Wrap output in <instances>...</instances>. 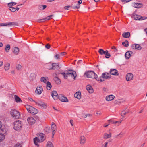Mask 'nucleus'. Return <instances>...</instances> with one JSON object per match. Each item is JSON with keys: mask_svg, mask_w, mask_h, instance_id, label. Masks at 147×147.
Wrapping results in <instances>:
<instances>
[{"mask_svg": "<svg viewBox=\"0 0 147 147\" xmlns=\"http://www.w3.org/2000/svg\"><path fill=\"white\" fill-rule=\"evenodd\" d=\"M13 126L15 130L19 131L22 127V122L20 120L16 121L14 122Z\"/></svg>", "mask_w": 147, "mask_h": 147, "instance_id": "nucleus-2", "label": "nucleus"}, {"mask_svg": "<svg viewBox=\"0 0 147 147\" xmlns=\"http://www.w3.org/2000/svg\"><path fill=\"white\" fill-rule=\"evenodd\" d=\"M80 142L82 144H84L86 141V138L84 136H81L80 138Z\"/></svg>", "mask_w": 147, "mask_h": 147, "instance_id": "nucleus-20", "label": "nucleus"}, {"mask_svg": "<svg viewBox=\"0 0 147 147\" xmlns=\"http://www.w3.org/2000/svg\"><path fill=\"white\" fill-rule=\"evenodd\" d=\"M34 102L36 105L40 106L42 109H45L47 107V105L43 102L41 101H34Z\"/></svg>", "mask_w": 147, "mask_h": 147, "instance_id": "nucleus-6", "label": "nucleus"}, {"mask_svg": "<svg viewBox=\"0 0 147 147\" xmlns=\"http://www.w3.org/2000/svg\"><path fill=\"white\" fill-rule=\"evenodd\" d=\"M131 47L133 49H137L138 50H140L142 49V47L138 44H134L131 45Z\"/></svg>", "mask_w": 147, "mask_h": 147, "instance_id": "nucleus-15", "label": "nucleus"}, {"mask_svg": "<svg viewBox=\"0 0 147 147\" xmlns=\"http://www.w3.org/2000/svg\"><path fill=\"white\" fill-rule=\"evenodd\" d=\"M86 89L88 92L90 93H92L93 92L94 90L93 88L90 85H88L86 86Z\"/></svg>", "mask_w": 147, "mask_h": 147, "instance_id": "nucleus-18", "label": "nucleus"}, {"mask_svg": "<svg viewBox=\"0 0 147 147\" xmlns=\"http://www.w3.org/2000/svg\"><path fill=\"white\" fill-rule=\"evenodd\" d=\"M45 131L47 134L49 133L50 131V128L49 127H46L45 129Z\"/></svg>", "mask_w": 147, "mask_h": 147, "instance_id": "nucleus-42", "label": "nucleus"}, {"mask_svg": "<svg viewBox=\"0 0 147 147\" xmlns=\"http://www.w3.org/2000/svg\"><path fill=\"white\" fill-rule=\"evenodd\" d=\"M5 138V136L2 134H0V142L3 140Z\"/></svg>", "mask_w": 147, "mask_h": 147, "instance_id": "nucleus-43", "label": "nucleus"}, {"mask_svg": "<svg viewBox=\"0 0 147 147\" xmlns=\"http://www.w3.org/2000/svg\"><path fill=\"white\" fill-rule=\"evenodd\" d=\"M111 136V134L110 133L109 134L105 133L103 135V137L104 139H107L109 138Z\"/></svg>", "mask_w": 147, "mask_h": 147, "instance_id": "nucleus-24", "label": "nucleus"}, {"mask_svg": "<svg viewBox=\"0 0 147 147\" xmlns=\"http://www.w3.org/2000/svg\"><path fill=\"white\" fill-rule=\"evenodd\" d=\"M115 98V96L113 95L107 96L106 97V100L108 101H110L113 100Z\"/></svg>", "mask_w": 147, "mask_h": 147, "instance_id": "nucleus-17", "label": "nucleus"}, {"mask_svg": "<svg viewBox=\"0 0 147 147\" xmlns=\"http://www.w3.org/2000/svg\"><path fill=\"white\" fill-rule=\"evenodd\" d=\"M140 16L139 15H134L133 16V18H134V19L136 20H140Z\"/></svg>", "mask_w": 147, "mask_h": 147, "instance_id": "nucleus-41", "label": "nucleus"}, {"mask_svg": "<svg viewBox=\"0 0 147 147\" xmlns=\"http://www.w3.org/2000/svg\"><path fill=\"white\" fill-rule=\"evenodd\" d=\"M68 71H69V72L67 73V74L69 76H71V77L74 78V79H75V78L76 76V72L74 71H73L70 70H69Z\"/></svg>", "mask_w": 147, "mask_h": 147, "instance_id": "nucleus-7", "label": "nucleus"}, {"mask_svg": "<svg viewBox=\"0 0 147 147\" xmlns=\"http://www.w3.org/2000/svg\"><path fill=\"white\" fill-rule=\"evenodd\" d=\"M38 112V110L32 106V108H30V111H28V112L29 113L33 115L37 114Z\"/></svg>", "mask_w": 147, "mask_h": 147, "instance_id": "nucleus-9", "label": "nucleus"}, {"mask_svg": "<svg viewBox=\"0 0 147 147\" xmlns=\"http://www.w3.org/2000/svg\"><path fill=\"white\" fill-rule=\"evenodd\" d=\"M48 78L47 77H42L41 78H40V81L43 82L44 83H46L47 82H46L47 80H48Z\"/></svg>", "mask_w": 147, "mask_h": 147, "instance_id": "nucleus-30", "label": "nucleus"}, {"mask_svg": "<svg viewBox=\"0 0 147 147\" xmlns=\"http://www.w3.org/2000/svg\"><path fill=\"white\" fill-rule=\"evenodd\" d=\"M129 42L127 40H125V41L122 42V44L125 47H127L129 46Z\"/></svg>", "mask_w": 147, "mask_h": 147, "instance_id": "nucleus-35", "label": "nucleus"}, {"mask_svg": "<svg viewBox=\"0 0 147 147\" xmlns=\"http://www.w3.org/2000/svg\"><path fill=\"white\" fill-rule=\"evenodd\" d=\"M45 47L47 49H49L50 47V45L49 44H47L45 45Z\"/></svg>", "mask_w": 147, "mask_h": 147, "instance_id": "nucleus-58", "label": "nucleus"}, {"mask_svg": "<svg viewBox=\"0 0 147 147\" xmlns=\"http://www.w3.org/2000/svg\"><path fill=\"white\" fill-rule=\"evenodd\" d=\"M45 21V19L44 18L41 19H38V20L37 22L39 23H40L41 22H44Z\"/></svg>", "mask_w": 147, "mask_h": 147, "instance_id": "nucleus-51", "label": "nucleus"}, {"mask_svg": "<svg viewBox=\"0 0 147 147\" xmlns=\"http://www.w3.org/2000/svg\"><path fill=\"white\" fill-rule=\"evenodd\" d=\"M70 7V6H69V5L66 6H65V7L64 8L66 10H68V8H69Z\"/></svg>", "mask_w": 147, "mask_h": 147, "instance_id": "nucleus-61", "label": "nucleus"}, {"mask_svg": "<svg viewBox=\"0 0 147 147\" xmlns=\"http://www.w3.org/2000/svg\"><path fill=\"white\" fill-rule=\"evenodd\" d=\"M16 4V3L12 2H11V3H8V5L10 7V6H12L15 5Z\"/></svg>", "mask_w": 147, "mask_h": 147, "instance_id": "nucleus-47", "label": "nucleus"}, {"mask_svg": "<svg viewBox=\"0 0 147 147\" xmlns=\"http://www.w3.org/2000/svg\"><path fill=\"white\" fill-rule=\"evenodd\" d=\"M22 68V66L20 65H18L16 66V69L18 70H20Z\"/></svg>", "mask_w": 147, "mask_h": 147, "instance_id": "nucleus-52", "label": "nucleus"}, {"mask_svg": "<svg viewBox=\"0 0 147 147\" xmlns=\"http://www.w3.org/2000/svg\"><path fill=\"white\" fill-rule=\"evenodd\" d=\"M53 70L56 69H59L61 67V66L59 65L58 63H52Z\"/></svg>", "mask_w": 147, "mask_h": 147, "instance_id": "nucleus-10", "label": "nucleus"}, {"mask_svg": "<svg viewBox=\"0 0 147 147\" xmlns=\"http://www.w3.org/2000/svg\"><path fill=\"white\" fill-rule=\"evenodd\" d=\"M125 101V100L123 99H119L115 101V103L118 105H120L121 103H123Z\"/></svg>", "mask_w": 147, "mask_h": 147, "instance_id": "nucleus-26", "label": "nucleus"}, {"mask_svg": "<svg viewBox=\"0 0 147 147\" xmlns=\"http://www.w3.org/2000/svg\"><path fill=\"white\" fill-rule=\"evenodd\" d=\"M130 33L129 32H125L122 34L123 37L125 38H129L130 36Z\"/></svg>", "mask_w": 147, "mask_h": 147, "instance_id": "nucleus-21", "label": "nucleus"}, {"mask_svg": "<svg viewBox=\"0 0 147 147\" xmlns=\"http://www.w3.org/2000/svg\"><path fill=\"white\" fill-rule=\"evenodd\" d=\"M45 139L44 134L43 133H40L38 137H36L34 139V142L36 145L38 146V143L42 142Z\"/></svg>", "mask_w": 147, "mask_h": 147, "instance_id": "nucleus-1", "label": "nucleus"}, {"mask_svg": "<svg viewBox=\"0 0 147 147\" xmlns=\"http://www.w3.org/2000/svg\"><path fill=\"white\" fill-rule=\"evenodd\" d=\"M108 121L109 123H113V124L115 123V121H113L111 120H108Z\"/></svg>", "mask_w": 147, "mask_h": 147, "instance_id": "nucleus-62", "label": "nucleus"}, {"mask_svg": "<svg viewBox=\"0 0 147 147\" xmlns=\"http://www.w3.org/2000/svg\"><path fill=\"white\" fill-rule=\"evenodd\" d=\"M9 26H18V24L16 22H9Z\"/></svg>", "mask_w": 147, "mask_h": 147, "instance_id": "nucleus-38", "label": "nucleus"}, {"mask_svg": "<svg viewBox=\"0 0 147 147\" xmlns=\"http://www.w3.org/2000/svg\"><path fill=\"white\" fill-rule=\"evenodd\" d=\"M10 114L13 118L17 119L20 117V112L16 109H11L10 111Z\"/></svg>", "mask_w": 147, "mask_h": 147, "instance_id": "nucleus-3", "label": "nucleus"}, {"mask_svg": "<svg viewBox=\"0 0 147 147\" xmlns=\"http://www.w3.org/2000/svg\"><path fill=\"white\" fill-rule=\"evenodd\" d=\"M70 122L72 126H73L74 125L73 120H71L70 121Z\"/></svg>", "mask_w": 147, "mask_h": 147, "instance_id": "nucleus-60", "label": "nucleus"}, {"mask_svg": "<svg viewBox=\"0 0 147 147\" xmlns=\"http://www.w3.org/2000/svg\"><path fill=\"white\" fill-rule=\"evenodd\" d=\"M74 97L78 99L81 98L80 92H78L75 93L74 95Z\"/></svg>", "mask_w": 147, "mask_h": 147, "instance_id": "nucleus-23", "label": "nucleus"}, {"mask_svg": "<svg viewBox=\"0 0 147 147\" xmlns=\"http://www.w3.org/2000/svg\"><path fill=\"white\" fill-rule=\"evenodd\" d=\"M96 113L97 115H100L101 114H102L99 111H97Z\"/></svg>", "mask_w": 147, "mask_h": 147, "instance_id": "nucleus-64", "label": "nucleus"}, {"mask_svg": "<svg viewBox=\"0 0 147 147\" xmlns=\"http://www.w3.org/2000/svg\"><path fill=\"white\" fill-rule=\"evenodd\" d=\"M14 97L16 102H22V100L18 96L16 95H14Z\"/></svg>", "mask_w": 147, "mask_h": 147, "instance_id": "nucleus-31", "label": "nucleus"}, {"mask_svg": "<svg viewBox=\"0 0 147 147\" xmlns=\"http://www.w3.org/2000/svg\"><path fill=\"white\" fill-rule=\"evenodd\" d=\"M65 54H66V53L65 52H63L61 53H60V55L61 56H63L65 55Z\"/></svg>", "mask_w": 147, "mask_h": 147, "instance_id": "nucleus-63", "label": "nucleus"}, {"mask_svg": "<svg viewBox=\"0 0 147 147\" xmlns=\"http://www.w3.org/2000/svg\"><path fill=\"white\" fill-rule=\"evenodd\" d=\"M111 75L109 73H104L102 74L100 78V82H103L105 81V79H110L111 78Z\"/></svg>", "mask_w": 147, "mask_h": 147, "instance_id": "nucleus-4", "label": "nucleus"}, {"mask_svg": "<svg viewBox=\"0 0 147 147\" xmlns=\"http://www.w3.org/2000/svg\"><path fill=\"white\" fill-rule=\"evenodd\" d=\"M19 52V49L18 47H15L13 51V53L15 55L18 54Z\"/></svg>", "mask_w": 147, "mask_h": 147, "instance_id": "nucleus-32", "label": "nucleus"}, {"mask_svg": "<svg viewBox=\"0 0 147 147\" xmlns=\"http://www.w3.org/2000/svg\"><path fill=\"white\" fill-rule=\"evenodd\" d=\"M43 91L42 86H38L35 90V92L38 94L39 95L41 94Z\"/></svg>", "mask_w": 147, "mask_h": 147, "instance_id": "nucleus-8", "label": "nucleus"}, {"mask_svg": "<svg viewBox=\"0 0 147 147\" xmlns=\"http://www.w3.org/2000/svg\"><path fill=\"white\" fill-rule=\"evenodd\" d=\"M55 83L57 84H59L61 82L60 79L57 77H55L54 78Z\"/></svg>", "mask_w": 147, "mask_h": 147, "instance_id": "nucleus-29", "label": "nucleus"}, {"mask_svg": "<svg viewBox=\"0 0 147 147\" xmlns=\"http://www.w3.org/2000/svg\"><path fill=\"white\" fill-rule=\"evenodd\" d=\"M47 7V6L45 5H40L39 6V9L40 10H44Z\"/></svg>", "mask_w": 147, "mask_h": 147, "instance_id": "nucleus-36", "label": "nucleus"}, {"mask_svg": "<svg viewBox=\"0 0 147 147\" xmlns=\"http://www.w3.org/2000/svg\"><path fill=\"white\" fill-rule=\"evenodd\" d=\"M133 75L131 73L127 74L126 76V80L127 81H130L133 79Z\"/></svg>", "mask_w": 147, "mask_h": 147, "instance_id": "nucleus-13", "label": "nucleus"}, {"mask_svg": "<svg viewBox=\"0 0 147 147\" xmlns=\"http://www.w3.org/2000/svg\"><path fill=\"white\" fill-rule=\"evenodd\" d=\"M61 74H62V75H63L64 76V78L65 79H67V77L68 76L67 74V73L65 74L64 72H63V73H61Z\"/></svg>", "mask_w": 147, "mask_h": 147, "instance_id": "nucleus-46", "label": "nucleus"}, {"mask_svg": "<svg viewBox=\"0 0 147 147\" xmlns=\"http://www.w3.org/2000/svg\"><path fill=\"white\" fill-rule=\"evenodd\" d=\"M133 53V52L131 51L127 52L125 54V57L126 59H129L131 56V54Z\"/></svg>", "mask_w": 147, "mask_h": 147, "instance_id": "nucleus-19", "label": "nucleus"}, {"mask_svg": "<svg viewBox=\"0 0 147 147\" xmlns=\"http://www.w3.org/2000/svg\"><path fill=\"white\" fill-rule=\"evenodd\" d=\"M105 57L106 58L108 59L111 57V55L109 53L108 50L107 51L106 53H105Z\"/></svg>", "mask_w": 147, "mask_h": 147, "instance_id": "nucleus-39", "label": "nucleus"}, {"mask_svg": "<svg viewBox=\"0 0 147 147\" xmlns=\"http://www.w3.org/2000/svg\"><path fill=\"white\" fill-rule=\"evenodd\" d=\"M30 77H32L33 78V80L34 79L35 77H36V76H35V74L34 73H32L30 75Z\"/></svg>", "mask_w": 147, "mask_h": 147, "instance_id": "nucleus-50", "label": "nucleus"}, {"mask_svg": "<svg viewBox=\"0 0 147 147\" xmlns=\"http://www.w3.org/2000/svg\"><path fill=\"white\" fill-rule=\"evenodd\" d=\"M27 121L28 123L30 125L34 124L35 122V120L32 117H29L28 118Z\"/></svg>", "mask_w": 147, "mask_h": 147, "instance_id": "nucleus-11", "label": "nucleus"}, {"mask_svg": "<svg viewBox=\"0 0 147 147\" xmlns=\"http://www.w3.org/2000/svg\"><path fill=\"white\" fill-rule=\"evenodd\" d=\"M56 128V125L55 124H53L51 125V129L52 131V134L53 136H54L55 133V131Z\"/></svg>", "mask_w": 147, "mask_h": 147, "instance_id": "nucleus-25", "label": "nucleus"}, {"mask_svg": "<svg viewBox=\"0 0 147 147\" xmlns=\"http://www.w3.org/2000/svg\"><path fill=\"white\" fill-rule=\"evenodd\" d=\"M32 106L29 105H27L25 106V107L27 111L28 112L30 111V108H32Z\"/></svg>", "mask_w": 147, "mask_h": 147, "instance_id": "nucleus-44", "label": "nucleus"}, {"mask_svg": "<svg viewBox=\"0 0 147 147\" xmlns=\"http://www.w3.org/2000/svg\"><path fill=\"white\" fill-rule=\"evenodd\" d=\"M53 16V15H52L46 17L45 18H44L45 21L47 20H49V17H52Z\"/></svg>", "mask_w": 147, "mask_h": 147, "instance_id": "nucleus-54", "label": "nucleus"}, {"mask_svg": "<svg viewBox=\"0 0 147 147\" xmlns=\"http://www.w3.org/2000/svg\"><path fill=\"white\" fill-rule=\"evenodd\" d=\"M10 49V45L9 44L7 45L5 48V51L6 52H8Z\"/></svg>", "mask_w": 147, "mask_h": 147, "instance_id": "nucleus-40", "label": "nucleus"}, {"mask_svg": "<svg viewBox=\"0 0 147 147\" xmlns=\"http://www.w3.org/2000/svg\"><path fill=\"white\" fill-rule=\"evenodd\" d=\"M46 84L47 89L48 90H50L52 87L51 83L48 81L46 82Z\"/></svg>", "mask_w": 147, "mask_h": 147, "instance_id": "nucleus-28", "label": "nucleus"}, {"mask_svg": "<svg viewBox=\"0 0 147 147\" xmlns=\"http://www.w3.org/2000/svg\"><path fill=\"white\" fill-rule=\"evenodd\" d=\"M127 114L125 110L122 111L121 113V115L123 117H124V115Z\"/></svg>", "mask_w": 147, "mask_h": 147, "instance_id": "nucleus-45", "label": "nucleus"}, {"mask_svg": "<svg viewBox=\"0 0 147 147\" xmlns=\"http://www.w3.org/2000/svg\"><path fill=\"white\" fill-rule=\"evenodd\" d=\"M123 136V134H121V133H120L119 134L117 135L116 136V137L117 138L119 136L120 137V138H121Z\"/></svg>", "mask_w": 147, "mask_h": 147, "instance_id": "nucleus-56", "label": "nucleus"}, {"mask_svg": "<svg viewBox=\"0 0 147 147\" xmlns=\"http://www.w3.org/2000/svg\"><path fill=\"white\" fill-rule=\"evenodd\" d=\"M142 4H140L138 3H135L134 5L133 6L137 8H139L142 7Z\"/></svg>", "mask_w": 147, "mask_h": 147, "instance_id": "nucleus-27", "label": "nucleus"}, {"mask_svg": "<svg viewBox=\"0 0 147 147\" xmlns=\"http://www.w3.org/2000/svg\"><path fill=\"white\" fill-rule=\"evenodd\" d=\"M51 96L55 100H57L59 96L57 93L56 91H53L51 94Z\"/></svg>", "mask_w": 147, "mask_h": 147, "instance_id": "nucleus-16", "label": "nucleus"}, {"mask_svg": "<svg viewBox=\"0 0 147 147\" xmlns=\"http://www.w3.org/2000/svg\"><path fill=\"white\" fill-rule=\"evenodd\" d=\"M9 9L13 12L15 11H16V9L13 7H10L9 8Z\"/></svg>", "mask_w": 147, "mask_h": 147, "instance_id": "nucleus-48", "label": "nucleus"}, {"mask_svg": "<svg viewBox=\"0 0 147 147\" xmlns=\"http://www.w3.org/2000/svg\"><path fill=\"white\" fill-rule=\"evenodd\" d=\"M109 74L113 75L118 76L119 74L117 70L116 69H111L110 71Z\"/></svg>", "mask_w": 147, "mask_h": 147, "instance_id": "nucleus-12", "label": "nucleus"}, {"mask_svg": "<svg viewBox=\"0 0 147 147\" xmlns=\"http://www.w3.org/2000/svg\"><path fill=\"white\" fill-rule=\"evenodd\" d=\"M60 55L59 54H56L55 56V58L57 59H60Z\"/></svg>", "mask_w": 147, "mask_h": 147, "instance_id": "nucleus-53", "label": "nucleus"}, {"mask_svg": "<svg viewBox=\"0 0 147 147\" xmlns=\"http://www.w3.org/2000/svg\"><path fill=\"white\" fill-rule=\"evenodd\" d=\"M72 7L74 9H79L80 7V6L79 5H78V6H72Z\"/></svg>", "mask_w": 147, "mask_h": 147, "instance_id": "nucleus-57", "label": "nucleus"}, {"mask_svg": "<svg viewBox=\"0 0 147 147\" xmlns=\"http://www.w3.org/2000/svg\"><path fill=\"white\" fill-rule=\"evenodd\" d=\"M46 147H53V145L51 142L49 141L47 142Z\"/></svg>", "mask_w": 147, "mask_h": 147, "instance_id": "nucleus-37", "label": "nucleus"}, {"mask_svg": "<svg viewBox=\"0 0 147 147\" xmlns=\"http://www.w3.org/2000/svg\"><path fill=\"white\" fill-rule=\"evenodd\" d=\"M14 147H22V145L20 144H16Z\"/></svg>", "mask_w": 147, "mask_h": 147, "instance_id": "nucleus-59", "label": "nucleus"}, {"mask_svg": "<svg viewBox=\"0 0 147 147\" xmlns=\"http://www.w3.org/2000/svg\"><path fill=\"white\" fill-rule=\"evenodd\" d=\"M107 50L104 51L102 49H100L98 51V52L100 53V54L101 55H103V54H105V53H106V51Z\"/></svg>", "mask_w": 147, "mask_h": 147, "instance_id": "nucleus-33", "label": "nucleus"}, {"mask_svg": "<svg viewBox=\"0 0 147 147\" xmlns=\"http://www.w3.org/2000/svg\"><path fill=\"white\" fill-rule=\"evenodd\" d=\"M147 18V17H142L140 16V20H142L144 19H146Z\"/></svg>", "mask_w": 147, "mask_h": 147, "instance_id": "nucleus-55", "label": "nucleus"}, {"mask_svg": "<svg viewBox=\"0 0 147 147\" xmlns=\"http://www.w3.org/2000/svg\"><path fill=\"white\" fill-rule=\"evenodd\" d=\"M95 75V73L93 71H88L86 72L84 74V76H86L88 78H93L94 76Z\"/></svg>", "mask_w": 147, "mask_h": 147, "instance_id": "nucleus-5", "label": "nucleus"}, {"mask_svg": "<svg viewBox=\"0 0 147 147\" xmlns=\"http://www.w3.org/2000/svg\"><path fill=\"white\" fill-rule=\"evenodd\" d=\"M10 64L9 63H7L4 65V69L5 70H7L9 69Z\"/></svg>", "mask_w": 147, "mask_h": 147, "instance_id": "nucleus-34", "label": "nucleus"}, {"mask_svg": "<svg viewBox=\"0 0 147 147\" xmlns=\"http://www.w3.org/2000/svg\"><path fill=\"white\" fill-rule=\"evenodd\" d=\"M93 78L95 79L97 81H100V78L98 77L97 75L95 73V75Z\"/></svg>", "mask_w": 147, "mask_h": 147, "instance_id": "nucleus-49", "label": "nucleus"}, {"mask_svg": "<svg viewBox=\"0 0 147 147\" xmlns=\"http://www.w3.org/2000/svg\"><path fill=\"white\" fill-rule=\"evenodd\" d=\"M46 68L49 70H53L52 63H48L45 65Z\"/></svg>", "mask_w": 147, "mask_h": 147, "instance_id": "nucleus-22", "label": "nucleus"}, {"mask_svg": "<svg viewBox=\"0 0 147 147\" xmlns=\"http://www.w3.org/2000/svg\"><path fill=\"white\" fill-rule=\"evenodd\" d=\"M58 98L62 102H68V100L67 98L62 95H59Z\"/></svg>", "mask_w": 147, "mask_h": 147, "instance_id": "nucleus-14", "label": "nucleus"}]
</instances>
